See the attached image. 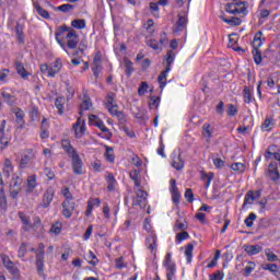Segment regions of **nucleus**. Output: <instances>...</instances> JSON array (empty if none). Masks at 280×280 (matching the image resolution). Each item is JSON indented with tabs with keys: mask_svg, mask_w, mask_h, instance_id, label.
Segmentation results:
<instances>
[{
	"mask_svg": "<svg viewBox=\"0 0 280 280\" xmlns=\"http://www.w3.org/2000/svg\"><path fill=\"white\" fill-rule=\"evenodd\" d=\"M56 10H58L59 12H63V14H68V12H73V10H75V5L66 3L59 7H56Z\"/></svg>",
	"mask_w": 280,
	"mask_h": 280,
	"instance_id": "8fccbe9b",
	"label": "nucleus"
},
{
	"mask_svg": "<svg viewBox=\"0 0 280 280\" xmlns=\"http://www.w3.org/2000/svg\"><path fill=\"white\" fill-rule=\"evenodd\" d=\"M23 185V178H21V176L19 175H14L11 178L10 182V196L11 198H19V195L21 194V186Z\"/></svg>",
	"mask_w": 280,
	"mask_h": 280,
	"instance_id": "423d86ee",
	"label": "nucleus"
},
{
	"mask_svg": "<svg viewBox=\"0 0 280 280\" xmlns=\"http://www.w3.org/2000/svg\"><path fill=\"white\" fill-rule=\"evenodd\" d=\"M91 108H93V102L89 97L84 98L80 105L79 115L82 116V113H84V110H91Z\"/></svg>",
	"mask_w": 280,
	"mask_h": 280,
	"instance_id": "79ce46f5",
	"label": "nucleus"
},
{
	"mask_svg": "<svg viewBox=\"0 0 280 280\" xmlns=\"http://www.w3.org/2000/svg\"><path fill=\"white\" fill-rule=\"evenodd\" d=\"M14 67H15L16 73H19L23 80H27V78H30V72H27L23 62L15 61Z\"/></svg>",
	"mask_w": 280,
	"mask_h": 280,
	"instance_id": "c85d7f7f",
	"label": "nucleus"
},
{
	"mask_svg": "<svg viewBox=\"0 0 280 280\" xmlns=\"http://www.w3.org/2000/svg\"><path fill=\"white\" fill-rule=\"evenodd\" d=\"M148 89H150V85L148 84V82L142 81L138 88V95L140 97H143V95H145V92L148 91Z\"/></svg>",
	"mask_w": 280,
	"mask_h": 280,
	"instance_id": "bf43d9fd",
	"label": "nucleus"
},
{
	"mask_svg": "<svg viewBox=\"0 0 280 280\" xmlns=\"http://www.w3.org/2000/svg\"><path fill=\"white\" fill-rule=\"evenodd\" d=\"M122 62L125 65V75H127V78H130V75L135 73V67L132 66V62L128 58H124Z\"/></svg>",
	"mask_w": 280,
	"mask_h": 280,
	"instance_id": "c9c22d12",
	"label": "nucleus"
},
{
	"mask_svg": "<svg viewBox=\"0 0 280 280\" xmlns=\"http://www.w3.org/2000/svg\"><path fill=\"white\" fill-rule=\"evenodd\" d=\"M164 60L166 62L165 69L172 71V65H174V60H176V52L174 50L166 51Z\"/></svg>",
	"mask_w": 280,
	"mask_h": 280,
	"instance_id": "cd10ccee",
	"label": "nucleus"
},
{
	"mask_svg": "<svg viewBox=\"0 0 280 280\" xmlns=\"http://www.w3.org/2000/svg\"><path fill=\"white\" fill-rule=\"evenodd\" d=\"M222 21L228 25H232V27H237V25H242V19L240 18H231V19L222 18Z\"/></svg>",
	"mask_w": 280,
	"mask_h": 280,
	"instance_id": "3c124183",
	"label": "nucleus"
},
{
	"mask_svg": "<svg viewBox=\"0 0 280 280\" xmlns=\"http://www.w3.org/2000/svg\"><path fill=\"white\" fill-rule=\"evenodd\" d=\"M161 105V97L159 96H152L149 101V108L154 109V108H159V106Z\"/></svg>",
	"mask_w": 280,
	"mask_h": 280,
	"instance_id": "13d9d810",
	"label": "nucleus"
},
{
	"mask_svg": "<svg viewBox=\"0 0 280 280\" xmlns=\"http://www.w3.org/2000/svg\"><path fill=\"white\" fill-rule=\"evenodd\" d=\"M18 215L22 222L23 231L30 232L32 231V221L30 220V215L25 214L24 212H18Z\"/></svg>",
	"mask_w": 280,
	"mask_h": 280,
	"instance_id": "b1692460",
	"label": "nucleus"
},
{
	"mask_svg": "<svg viewBox=\"0 0 280 280\" xmlns=\"http://www.w3.org/2000/svg\"><path fill=\"white\" fill-rule=\"evenodd\" d=\"M252 56L254 58L255 65H260L262 60H266V58L261 56V50L259 48H253Z\"/></svg>",
	"mask_w": 280,
	"mask_h": 280,
	"instance_id": "a19ab883",
	"label": "nucleus"
},
{
	"mask_svg": "<svg viewBox=\"0 0 280 280\" xmlns=\"http://www.w3.org/2000/svg\"><path fill=\"white\" fill-rule=\"evenodd\" d=\"M265 60H268V62H271V65H277L280 62V45L272 47H269L265 50L264 54Z\"/></svg>",
	"mask_w": 280,
	"mask_h": 280,
	"instance_id": "39448f33",
	"label": "nucleus"
},
{
	"mask_svg": "<svg viewBox=\"0 0 280 280\" xmlns=\"http://www.w3.org/2000/svg\"><path fill=\"white\" fill-rule=\"evenodd\" d=\"M149 10L153 16H159V2H150Z\"/></svg>",
	"mask_w": 280,
	"mask_h": 280,
	"instance_id": "69168bd1",
	"label": "nucleus"
},
{
	"mask_svg": "<svg viewBox=\"0 0 280 280\" xmlns=\"http://www.w3.org/2000/svg\"><path fill=\"white\" fill-rule=\"evenodd\" d=\"M171 159V165L174 170L180 172V170L185 168V160H183V155H180V152H173Z\"/></svg>",
	"mask_w": 280,
	"mask_h": 280,
	"instance_id": "f8f14e48",
	"label": "nucleus"
},
{
	"mask_svg": "<svg viewBox=\"0 0 280 280\" xmlns=\"http://www.w3.org/2000/svg\"><path fill=\"white\" fill-rule=\"evenodd\" d=\"M50 233H52V235H60V233H62V223L56 222L52 224L50 228Z\"/></svg>",
	"mask_w": 280,
	"mask_h": 280,
	"instance_id": "052dcab7",
	"label": "nucleus"
},
{
	"mask_svg": "<svg viewBox=\"0 0 280 280\" xmlns=\"http://www.w3.org/2000/svg\"><path fill=\"white\" fill-rule=\"evenodd\" d=\"M220 255H222V252H220V249H217L212 261L207 265V268L209 269L215 268V266H218V260L220 259Z\"/></svg>",
	"mask_w": 280,
	"mask_h": 280,
	"instance_id": "4d7b16f0",
	"label": "nucleus"
},
{
	"mask_svg": "<svg viewBox=\"0 0 280 280\" xmlns=\"http://www.w3.org/2000/svg\"><path fill=\"white\" fill-rule=\"evenodd\" d=\"M142 27L145 30L147 34H154L155 28H154V20L149 19Z\"/></svg>",
	"mask_w": 280,
	"mask_h": 280,
	"instance_id": "603ef678",
	"label": "nucleus"
},
{
	"mask_svg": "<svg viewBox=\"0 0 280 280\" xmlns=\"http://www.w3.org/2000/svg\"><path fill=\"white\" fill-rule=\"evenodd\" d=\"M225 11L228 14H244V16L248 14V9L246 8L245 1L230 3L225 7Z\"/></svg>",
	"mask_w": 280,
	"mask_h": 280,
	"instance_id": "20e7f679",
	"label": "nucleus"
},
{
	"mask_svg": "<svg viewBox=\"0 0 280 280\" xmlns=\"http://www.w3.org/2000/svg\"><path fill=\"white\" fill-rule=\"evenodd\" d=\"M185 257L188 264L194 259V244H188L185 248Z\"/></svg>",
	"mask_w": 280,
	"mask_h": 280,
	"instance_id": "de8ad7c7",
	"label": "nucleus"
},
{
	"mask_svg": "<svg viewBox=\"0 0 280 280\" xmlns=\"http://www.w3.org/2000/svg\"><path fill=\"white\" fill-rule=\"evenodd\" d=\"M15 34L18 43L23 45V43H25V33L23 32V25L19 23L15 25Z\"/></svg>",
	"mask_w": 280,
	"mask_h": 280,
	"instance_id": "e433bc0d",
	"label": "nucleus"
},
{
	"mask_svg": "<svg viewBox=\"0 0 280 280\" xmlns=\"http://www.w3.org/2000/svg\"><path fill=\"white\" fill-rule=\"evenodd\" d=\"M141 175V172L137 170H132L129 173V178L133 182V191L136 194V197L132 198V207H139L140 209H145L148 207V192L139 187H141V180L139 179V176Z\"/></svg>",
	"mask_w": 280,
	"mask_h": 280,
	"instance_id": "f03ea898",
	"label": "nucleus"
},
{
	"mask_svg": "<svg viewBox=\"0 0 280 280\" xmlns=\"http://www.w3.org/2000/svg\"><path fill=\"white\" fill-rule=\"evenodd\" d=\"M74 30H84L86 27V20L77 19L71 22Z\"/></svg>",
	"mask_w": 280,
	"mask_h": 280,
	"instance_id": "864d4df0",
	"label": "nucleus"
},
{
	"mask_svg": "<svg viewBox=\"0 0 280 280\" xmlns=\"http://www.w3.org/2000/svg\"><path fill=\"white\" fill-rule=\"evenodd\" d=\"M144 246L150 250L151 255H156L159 248V236L156 233L148 234L144 240Z\"/></svg>",
	"mask_w": 280,
	"mask_h": 280,
	"instance_id": "0eeeda50",
	"label": "nucleus"
},
{
	"mask_svg": "<svg viewBox=\"0 0 280 280\" xmlns=\"http://www.w3.org/2000/svg\"><path fill=\"white\" fill-rule=\"evenodd\" d=\"M201 135L206 138L207 143H211V139H213V128H211V124L206 122L202 125Z\"/></svg>",
	"mask_w": 280,
	"mask_h": 280,
	"instance_id": "5701e85b",
	"label": "nucleus"
},
{
	"mask_svg": "<svg viewBox=\"0 0 280 280\" xmlns=\"http://www.w3.org/2000/svg\"><path fill=\"white\" fill-rule=\"evenodd\" d=\"M185 240H189V233L187 231L180 232L175 236V244H183Z\"/></svg>",
	"mask_w": 280,
	"mask_h": 280,
	"instance_id": "5fc2aeb1",
	"label": "nucleus"
},
{
	"mask_svg": "<svg viewBox=\"0 0 280 280\" xmlns=\"http://www.w3.org/2000/svg\"><path fill=\"white\" fill-rule=\"evenodd\" d=\"M267 173L270 180H272L273 183L280 180L279 166L277 165V162H271L269 164Z\"/></svg>",
	"mask_w": 280,
	"mask_h": 280,
	"instance_id": "aec40b11",
	"label": "nucleus"
},
{
	"mask_svg": "<svg viewBox=\"0 0 280 280\" xmlns=\"http://www.w3.org/2000/svg\"><path fill=\"white\" fill-rule=\"evenodd\" d=\"M200 180H202V183H205V188L209 189V187H211V180H213L215 174H213V172H205V171H200Z\"/></svg>",
	"mask_w": 280,
	"mask_h": 280,
	"instance_id": "393cba45",
	"label": "nucleus"
},
{
	"mask_svg": "<svg viewBox=\"0 0 280 280\" xmlns=\"http://www.w3.org/2000/svg\"><path fill=\"white\" fill-rule=\"evenodd\" d=\"M209 280H224V272L217 270L214 273L209 276Z\"/></svg>",
	"mask_w": 280,
	"mask_h": 280,
	"instance_id": "774afa93",
	"label": "nucleus"
},
{
	"mask_svg": "<svg viewBox=\"0 0 280 280\" xmlns=\"http://www.w3.org/2000/svg\"><path fill=\"white\" fill-rule=\"evenodd\" d=\"M245 253H247V255L249 256L259 255V253H261V246L259 245L245 246Z\"/></svg>",
	"mask_w": 280,
	"mask_h": 280,
	"instance_id": "37998d69",
	"label": "nucleus"
},
{
	"mask_svg": "<svg viewBox=\"0 0 280 280\" xmlns=\"http://www.w3.org/2000/svg\"><path fill=\"white\" fill-rule=\"evenodd\" d=\"M162 266L166 270V275H176V262L172 260V253H166Z\"/></svg>",
	"mask_w": 280,
	"mask_h": 280,
	"instance_id": "9d476101",
	"label": "nucleus"
},
{
	"mask_svg": "<svg viewBox=\"0 0 280 280\" xmlns=\"http://www.w3.org/2000/svg\"><path fill=\"white\" fill-rule=\"evenodd\" d=\"M65 104H67V98H65V96H59L55 100V106L60 116L65 115Z\"/></svg>",
	"mask_w": 280,
	"mask_h": 280,
	"instance_id": "c756f323",
	"label": "nucleus"
},
{
	"mask_svg": "<svg viewBox=\"0 0 280 280\" xmlns=\"http://www.w3.org/2000/svg\"><path fill=\"white\" fill-rule=\"evenodd\" d=\"M272 126H275V118L272 117L266 118L261 125V131L270 132V130H272Z\"/></svg>",
	"mask_w": 280,
	"mask_h": 280,
	"instance_id": "ea45409f",
	"label": "nucleus"
},
{
	"mask_svg": "<svg viewBox=\"0 0 280 280\" xmlns=\"http://www.w3.org/2000/svg\"><path fill=\"white\" fill-rule=\"evenodd\" d=\"M55 39L68 56V49H78V33L71 27L67 26V24H63L56 28Z\"/></svg>",
	"mask_w": 280,
	"mask_h": 280,
	"instance_id": "f257e3e1",
	"label": "nucleus"
},
{
	"mask_svg": "<svg viewBox=\"0 0 280 280\" xmlns=\"http://www.w3.org/2000/svg\"><path fill=\"white\" fill-rule=\"evenodd\" d=\"M18 124H25V112L21 108L13 109Z\"/></svg>",
	"mask_w": 280,
	"mask_h": 280,
	"instance_id": "a18cd8bd",
	"label": "nucleus"
},
{
	"mask_svg": "<svg viewBox=\"0 0 280 280\" xmlns=\"http://www.w3.org/2000/svg\"><path fill=\"white\" fill-rule=\"evenodd\" d=\"M105 180L107 183V191H115L117 187V179H115V175H113V173H108Z\"/></svg>",
	"mask_w": 280,
	"mask_h": 280,
	"instance_id": "7c9ffc66",
	"label": "nucleus"
},
{
	"mask_svg": "<svg viewBox=\"0 0 280 280\" xmlns=\"http://www.w3.org/2000/svg\"><path fill=\"white\" fill-rule=\"evenodd\" d=\"M261 189L259 190H249L246 192L245 197H244V201H243V209H246V205H252L253 202H255V200H259V198H261Z\"/></svg>",
	"mask_w": 280,
	"mask_h": 280,
	"instance_id": "2eb2a0df",
	"label": "nucleus"
},
{
	"mask_svg": "<svg viewBox=\"0 0 280 280\" xmlns=\"http://www.w3.org/2000/svg\"><path fill=\"white\" fill-rule=\"evenodd\" d=\"M255 220H257V214H255V212H250L248 217L244 220L245 226H247L248 229H253Z\"/></svg>",
	"mask_w": 280,
	"mask_h": 280,
	"instance_id": "09e8293b",
	"label": "nucleus"
},
{
	"mask_svg": "<svg viewBox=\"0 0 280 280\" xmlns=\"http://www.w3.org/2000/svg\"><path fill=\"white\" fill-rule=\"evenodd\" d=\"M75 211V201L63 200L61 203V214L66 220H71L73 212Z\"/></svg>",
	"mask_w": 280,
	"mask_h": 280,
	"instance_id": "1a4fd4ad",
	"label": "nucleus"
},
{
	"mask_svg": "<svg viewBox=\"0 0 280 280\" xmlns=\"http://www.w3.org/2000/svg\"><path fill=\"white\" fill-rule=\"evenodd\" d=\"M14 172V166L12 165V161L10 159L4 160L3 174L5 176H10Z\"/></svg>",
	"mask_w": 280,
	"mask_h": 280,
	"instance_id": "49530a36",
	"label": "nucleus"
},
{
	"mask_svg": "<svg viewBox=\"0 0 280 280\" xmlns=\"http://www.w3.org/2000/svg\"><path fill=\"white\" fill-rule=\"evenodd\" d=\"M264 43H266V38H264V32L258 31L255 36L254 40L252 43L253 49H259L264 46Z\"/></svg>",
	"mask_w": 280,
	"mask_h": 280,
	"instance_id": "a878e982",
	"label": "nucleus"
},
{
	"mask_svg": "<svg viewBox=\"0 0 280 280\" xmlns=\"http://www.w3.org/2000/svg\"><path fill=\"white\" fill-rule=\"evenodd\" d=\"M56 196V191L54 188L49 187L44 192L43 199H42V207L43 209H47L51 202H54V197Z\"/></svg>",
	"mask_w": 280,
	"mask_h": 280,
	"instance_id": "f3484780",
	"label": "nucleus"
},
{
	"mask_svg": "<svg viewBox=\"0 0 280 280\" xmlns=\"http://www.w3.org/2000/svg\"><path fill=\"white\" fill-rule=\"evenodd\" d=\"M49 128V122H47V119L42 120V131L39 133L40 139H49V131L46 128Z\"/></svg>",
	"mask_w": 280,
	"mask_h": 280,
	"instance_id": "c03bdc74",
	"label": "nucleus"
},
{
	"mask_svg": "<svg viewBox=\"0 0 280 280\" xmlns=\"http://www.w3.org/2000/svg\"><path fill=\"white\" fill-rule=\"evenodd\" d=\"M262 270H268L275 276V273L280 269L277 264H266V265H262Z\"/></svg>",
	"mask_w": 280,
	"mask_h": 280,
	"instance_id": "680f3d73",
	"label": "nucleus"
},
{
	"mask_svg": "<svg viewBox=\"0 0 280 280\" xmlns=\"http://www.w3.org/2000/svg\"><path fill=\"white\" fill-rule=\"evenodd\" d=\"M2 264L4 268L12 275V277H19V268L14 265V262L10 259V256L2 255Z\"/></svg>",
	"mask_w": 280,
	"mask_h": 280,
	"instance_id": "4468645a",
	"label": "nucleus"
},
{
	"mask_svg": "<svg viewBox=\"0 0 280 280\" xmlns=\"http://www.w3.org/2000/svg\"><path fill=\"white\" fill-rule=\"evenodd\" d=\"M233 36H235V34L229 36L228 47H230V49H233V51L246 54V49L240 47V45H237V39L234 38Z\"/></svg>",
	"mask_w": 280,
	"mask_h": 280,
	"instance_id": "bb28decb",
	"label": "nucleus"
},
{
	"mask_svg": "<svg viewBox=\"0 0 280 280\" xmlns=\"http://www.w3.org/2000/svg\"><path fill=\"white\" fill-rule=\"evenodd\" d=\"M189 23V20L186 15L178 14L177 21L173 26L174 34H178L183 32L184 30H187V24Z\"/></svg>",
	"mask_w": 280,
	"mask_h": 280,
	"instance_id": "dca6fc26",
	"label": "nucleus"
},
{
	"mask_svg": "<svg viewBox=\"0 0 280 280\" xmlns=\"http://www.w3.org/2000/svg\"><path fill=\"white\" fill-rule=\"evenodd\" d=\"M105 153L104 159L107 163H115V149L113 147L104 145Z\"/></svg>",
	"mask_w": 280,
	"mask_h": 280,
	"instance_id": "473e14b6",
	"label": "nucleus"
},
{
	"mask_svg": "<svg viewBox=\"0 0 280 280\" xmlns=\"http://www.w3.org/2000/svg\"><path fill=\"white\" fill-rule=\"evenodd\" d=\"M34 8H35L37 14L39 16H42V19H45L46 21H49V19H51V15L49 14V11L43 9V7H40L39 3H35Z\"/></svg>",
	"mask_w": 280,
	"mask_h": 280,
	"instance_id": "4c0bfd02",
	"label": "nucleus"
},
{
	"mask_svg": "<svg viewBox=\"0 0 280 280\" xmlns=\"http://www.w3.org/2000/svg\"><path fill=\"white\" fill-rule=\"evenodd\" d=\"M249 266H246L243 270V277H250L253 275V271L255 270V262L249 261Z\"/></svg>",
	"mask_w": 280,
	"mask_h": 280,
	"instance_id": "0e129e2a",
	"label": "nucleus"
},
{
	"mask_svg": "<svg viewBox=\"0 0 280 280\" xmlns=\"http://www.w3.org/2000/svg\"><path fill=\"white\" fill-rule=\"evenodd\" d=\"M170 71H172V70L165 69L158 77V83L160 84L161 91H163V89H165V86H167V74L170 73Z\"/></svg>",
	"mask_w": 280,
	"mask_h": 280,
	"instance_id": "f704fd0d",
	"label": "nucleus"
},
{
	"mask_svg": "<svg viewBox=\"0 0 280 280\" xmlns=\"http://www.w3.org/2000/svg\"><path fill=\"white\" fill-rule=\"evenodd\" d=\"M35 264L37 268V273L39 275V277H43V279H45V258H36Z\"/></svg>",
	"mask_w": 280,
	"mask_h": 280,
	"instance_id": "58836bf2",
	"label": "nucleus"
},
{
	"mask_svg": "<svg viewBox=\"0 0 280 280\" xmlns=\"http://www.w3.org/2000/svg\"><path fill=\"white\" fill-rule=\"evenodd\" d=\"M170 184V194L173 205H175V207H178L180 205V191H178V187H176V179H171Z\"/></svg>",
	"mask_w": 280,
	"mask_h": 280,
	"instance_id": "ddd939ff",
	"label": "nucleus"
},
{
	"mask_svg": "<svg viewBox=\"0 0 280 280\" xmlns=\"http://www.w3.org/2000/svg\"><path fill=\"white\" fill-rule=\"evenodd\" d=\"M61 148L66 152V154L69 156V159L78 155V151L75 150V148H73V144H71V140L69 139L61 140Z\"/></svg>",
	"mask_w": 280,
	"mask_h": 280,
	"instance_id": "6ab92c4d",
	"label": "nucleus"
},
{
	"mask_svg": "<svg viewBox=\"0 0 280 280\" xmlns=\"http://www.w3.org/2000/svg\"><path fill=\"white\" fill-rule=\"evenodd\" d=\"M102 205V200L100 198H90L88 200V207L85 210V215L86 218H91V215H93V209L101 207Z\"/></svg>",
	"mask_w": 280,
	"mask_h": 280,
	"instance_id": "412c9836",
	"label": "nucleus"
},
{
	"mask_svg": "<svg viewBox=\"0 0 280 280\" xmlns=\"http://www.w3.org/2000/svg\"><path fill=\"white\" fill-rule=\"evenodd\" d=\"M38 176L36 174L30 175L26 178V194H32L38 187Z\"/></svg>",
	"mask_w": 280,
	"mask_h": 280,
	"instance_id": "4be33fe9",
	"label": "nucleus"
},
{
	"mask_svg": "<svg viewBox=\"0 0 280 280\" xmlns=\"http://www.w3.org/2000/svg\"><path fill=\"white\" fill-rule=\"evenodd\" d=\"M243 102L245 104H253V102H255V96H253V92L249 86H245L243 89Z\"/></svg>",
	"mask_w": 280,
	"mask_h": 280,
	"instance_id": "72a5a7b5",
	"label": "nucleus"
},
{
	"mask_svg": "<svg viewBox=\"0 0 280 280\" xmlns=\"http://www.w3.org/2000/svg\"><path fill=\"white\" fill-rule=\"evenodd\" d=\"M226 113L228 117H235V115H237V106L234 104H229Z\"/></svg>",
	"mask_w": 280,
	"mask_h": 280,
	"instance_id": "338daca9",
	"label": "nucleus"
},
{
	"mask_svg": "<svg viewBox=\"0 0 280 280\" xmlns=\"http://www.w3.org/2000/svg\"><path fill=\"white\" fill-rule=\"evenodd\" d=\"M72 128L74 130V137L77 139H80V137L84 136V133L86 132V124L84 122V120L82 121V118L80 117L77 119Z\"/></svg>",
	"mask_w": 280,
	"mask_h": 280,
	"instance_id": "a211bd4d",
	"label": "nucleus"
},
{
	"mask_svg": "<svg viewBox=\"0 0 280 280\" xmlns=\"http://www.w3.org/2000/svg\"><path fill=\"white\" fill-rule=\"evenodd\" d=\"M145 45L153 49V51H163V47H161L159 40L151 38L150 36L145 37Z\"/></svg>",
	"mask_w": 280,
	"mask_h": 280,
	"instance_id": "2f4dec72",
	"label": "nucleus"
},
{
	"mask_svg": "<svg viewBox=\"0 0 280 280\" xmlns=\"http://www.w3.org/2000/svg\"><path fill=\"white\" fill-rule=\"evenodd\" d=\"M72 160V172L75 174V176H82L84 172L82 171L84 167V162H82V158H80V154L72 155L70 158Z\"/></svg>",
	"mask_w": 280,
	"mask_h": 280,
	"instance_id": "9b49d317",
	"label": "nucleus"
},
{
	"mask_svg": "<svg viewBox=\"0 0 280 280\" xmlns=\"http://www.w3.org/2000/svg\"><path fill=\"white\" fill-rule=\"evenodd\" d=\"M61 195L63 196L65 200H68V202L73 201V195L71 194V190L69 187L62 188Z\"/></svg>",
	"mask_w": 280,
	"mask_h": 280,
	"instance_id": "e2e57ef3",
	"label": "nucleus"
},
{
	"mask_svg": "<svg viewBox=\"0 0 280 280\" xmlns=\"http://www.w3.org/2000/svg\"><path fill=\"white\" fill-rule=\"evenodd\" d=\"M36 159V154L34 153V149H25L24 154L21 156L19 167L20 170H27V165L32 163Z\"/></svg>",
	"mask_w": 280,
	"mask_h": 280,
	"instance_id": "6e6552de",
	"label": "nucleus"
},
{
	"mask_svg": "<svg viewBox=\"0 0 280 280\" xmlns=\"http://www.w3.org/2000/svg\"><path fill=\"white\" fill-rule=\"evenodd\" d=\"M187 229H189V224H187V222H180L179 220H177L173 226V230L175 232H178V231H187Z\"/></svg>",
	"mask_w": 280,
	"mask_h": 280,
	"instance_id": "6e6d98bb",
	"label": "nucleus"
},
{
	"mask_svg": "<svg viewBox=\"0 0 280 280\" xmlns=\"http://www.w3.org/2000/svg\"><path fill=\"white\" fill-rule=\"evenodd\" d=\"M39 70L44 75H47V78H56L57 73H60L62 70V60L60 58H57L54 62L49 65L42 63L39 65Z\"/></svg>",
	"mask_w": 280,
	"mask_h": 280,
	"instance_id": "7ed1b4c3",
	"label": "nucleus"
}]
</instances>
